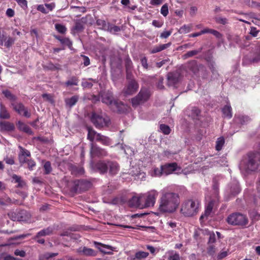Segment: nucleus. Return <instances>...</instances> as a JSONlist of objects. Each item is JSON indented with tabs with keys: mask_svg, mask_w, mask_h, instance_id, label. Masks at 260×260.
I'll use <instances>...</instances> for the list:
<instances>
[{
	"mask_svg": "<svg viewBox=\"0 0 260 260\" xmlns=\"http://www.w3.org/2000/svg\"><path fill=\"white\" fill-rule=\"evenodd\" d=\"M180 202V197L178 193L163 191L158 200L157 211L161 214L174 213L178 208Z\"/></svg>",
	"mask_w": 260,
	"mask_h": 260,
	"instance_id": "f257e3e1",
	"label": "nucleus"
},
{
	"mask_svg": "<svg viewBox=\"0 0 260 260\" xmlns=\"http://www.w3.org/2000/svg\"><path fill=\"white\" fill-rule=\"evenodd\" d=\"M241 173L247 175L260 169V153L252 152L243 157L239 165Z\"/></svg>",
	"mask_w": 260,
	"mask_h": 260,
	"instance_id": "f03ea898",
	"label": "nucleus"
},
{
	"mask_svg": "<svg viewBox=\"0 0 260 260\" xmlns=\"http://www.w3.org/2000/svg\"><path fill=\"white\" fill-rule=\"evenodd\" d=\"M94 169L101 174L107 172L111 175H115L120 170L118 164L115 161L101 160L96 162L93 166Z\"/></svg>",
	"mask_w": 260,
	"mask_h": 260,
	"instance_id": "7ed1b4c3",
	"label": "nucleus"
},
{
	"mask_svg": "<svg viewBox=\"0 0 260 260\" xmlns=\"http://www.w3.org/2000/svg\"><path fill=\"white\" fill-rule=\"evenodd\" d=\"M200 206V202L198 200H188L182 204L180 211L186 216H192L199 212Z\"/></svg>",
	"mask_w": 260,
	"mask_h": 260,
	"instance_id": "20e7f679",
	"label": "nucleus"
},
{
	"mask_svg": "<svg viewBox=\"0 0 260 260\" xmlns=\"http://www.w3.org/2000/svg\"><path fill=\"white\" fill-rule=\"evenodd\" d=\"M90 119L92 123L98 128L108 126L110 123L109 117L102 113L93 112Z\"/></svg>",
	"mask_w": 260,
	"mask_h": 260,
	"instance_id": "39448f33",
	"label": "nucleus"
},
{
	"mask_svg": "<svg viewBox=\"0 0 260 260\" xmlns=\"http://www.w3.org/2000/svg\"><path fill=\"white\" fill-rule=\"evenodd\" d=\"M227 222L233 225H245L248 223V219L245 215L239 213L230 214L226 218Z\"/></svg>",
	"mask_w": 260,
	"mask_h": 260,
	"instance_id": "423d86ee",
	"label": "nucleus"
},
{
	"mask_svg": "<svg viewBox=\"0 0 260 260\" xmlns=\"http://www.w3.org/2000/svg\"><path fill=\"white\" fill-rule=\"evenodd\" d=\"M158 195V192L155 189L151 190L145 194H142V196H143L144 207H153L155 203Z\"/></svg>",
	"mask_w": 260,
	"mask_h": 260,
	"instance_id": "0eeeda50",
	"label": "nucleus"
},
{
	"mask_svg": "<svg viewBox=\"0 0 260 260\" xmlns=\"http://www.w3.org/2000/svg\"><path fill=\"white\" fill-rule=\"evenodd\" d=\"M150 97V93L147 89H142L138 94L132 99V104L134 107L147 101Z\"/></svg>",
	"mask_w": 260,
	"mask_h": 260,
	"instance_id": "6e6552de",
	"label": "nucleus"
},
{
	"mask_svg": "<svg viewBox=\"0 0 260 260\" xmlns=\"http://www.w3.org/2000/svg\"><path fill=\"white\" fill-rule=\"evenodd\" d=\"M15 39L9 36L6 32H0V45L10 48L14 44Z\"/></svg>",
	"mask_w": 260,
	"mask_h": 260,
	"instance_id": "1a4fd4ad",
	"label": "nucleus"
},
{
	"mask_svg": "<svg viewBox=\"0 0 260 260\" xmlns=\"http://www.w3.org/2000/svg\"><path fill=\"white\" fill-rule=\"evenodd\" d=\"M90 146V154L92 157L95 156H105L107 155L108 153L105 149L97 146L93 143H91Z\"/></svg>",
	"mask_w": 260,
	"mask_h": 260,
	"instance_id": "9d476101",
	"label": "nucleus"
},
{
	"mask_svg": "<svg viewBox=\"0 0 260 260\" xmlns=\"http://www.w3.org/2000/svg\"><path fill=\"white\" fill-rule=\"evenodd\" d=\"M79 255L85 256H94L96 255V252L92 249L86 246H82L76 250Z\"/></svg>",
	"mask_w": 260,
	"mask_h": 260,
	"instance_id": "9b49d317",
	"label": "nucleus"
},
{
	"mask_svg": "<svg viewBox=\"0 0 260 260\" xmlns=\"http://www.w3.org/2000/svg\"><path fill=\"white\" fill-rule=\"evenodd\" d=\"M100 96L102 102L109 105L110 107L113 105L115 101L113 100L112 93L109 91L101 92Z\"/></svg>",
	"mask_w": 260,
	"mask_h": 260,
	"instance_id": "f8f14e48",
	"label": "nucleus"
},
{
	"mask_svg": "<svg viewBox=\"0 0 260 260\" xmlns=\"http://www.w3.org/2000/svg\"><path fill=\"white\" fill-rule=\"evenodd\" d=\"M180 75L178 72H172L168 74V85L174 86L179 81Z\"/></svg>",
	"mask_w": 260,
	"mask_h": 260,
	"instance_id": "ddd939ff",
	"label": "nucleus"
},
{
	"mask_svg": "<svg viewBox=\"0 0 260 260\" xmlns=\"http://www.w3.org/2000/svg\"><path fill=\"white\" fill-rule=\"evenodd\" d=\"M164 174L168 175L177 170L178 168L177 164L176 162L166 164L161 166Z\"/></svg>",
	"mask_w": 260,
	"mask_h": 260,
	"instance_id": "4468645a",
	"label": "nucleus"
},
{
	"mask_svg": "<svg viewBox=\"0 0 260 260\" xmlns=\"http://www.w3.org/2000/svg\"><path fill=\"white\" fill-rule=\"evenodd\" d=\"M110 107L114 111L118 113H124L127 111L126 106L117 100L114 101L113 105Z\"/></svg>",
	"mask_w": 260,
	"mask_h": 260,
	"instance_id": "2eb2a0df",
	"label": "nucleus"
},
{
	"mask_svg": "<svg viewBox=\"0 0 260 260\" xmlns=\"http://www.w3.org/2000/svg\"><path fill=\"white\" fill-rule=\"evenodd\" d=\"M226 191L232 196L237 194L240 191L239 184L237 181H233L228 186Z\"/></svg>",
	"mask_w": 260,
	"mask_h": 260,
	"instance_id": "dca6fc26",
	"label": "nucleus"
},
{
	"mask_svg": "<svg viewBox=\"0 0 260 260\" xmlns=\"http://www.w3.org/2000/svg\"><path fill=\"white\" fill-rule=\"evenodd\" d=\"M55 7V4L51 3L50 4H45V5H39L37 7V9L42 13L47 14L49 12L52 11Z\"/></svg>",
	"mask_w": 260,
	"mask_h": 260,
	"instance_id": "f3484780",
	"label": "nucleus"
},
{
	"mask_svg": "<svg viewBox=\"0 0 260 260\" xmlns=\"http://www.w3.org/2000/svg\"><path fill=\"white\" fill-rule=\"evenodd\" d=\"M138 83L135 80H132L129 81L124 90L125 93L126 94H132L138 90Z\"/></svg>",
	"mask_w": 260,
	"mask_h": 260,
	"instance_id": "a211bd4d",
	"label": "nucleus"
},
{
	"mask_svg": "<svg viewBox=\"0 0 260 260\" xmlns=\"http://www.w3.org/2000/svg\"><path fill=\"white\" fill-rule=\"evenodd\" d=\"M94 245L98 248L100 251L105 254H111L113 251L112 246L108 245L102 244L99 242H94Z\"/></svg>",
	"mask_w": 260,
	"mask_h": 260,
	"instance_id": "6ab92c4d",
	"label": "nucleus"
},
{
	"mask_svg": "<svg viewBox=\"0 0 260 260\" xmlns=\"http://www.w3.org/2000/svg\"><path fill=\"white\" fill-rule=\"evenodd\" d=\"M14 109L20 115H23L27 118L30 117V113L28 112L27 109L22 104H18L15 105Z\"/></svg>",
	"mask_w": 260,
	"mask_h": 260,
	"instance_id": "aec40b11",
	"label": "nucleus"
},
{
	"mask_svg": "<svg viewBox=\"0 0 260 260\" xmlns=\"http://www.w3.org/2000/svg\"><path fill=\"white\" fill-rule=\"evenodd\" d=\"M129 205L132 207H144L143 196L133 197L129 201Z\"/></svg>",
	"mask_w": 260,
	"mask_h": 260,
	"instance_id": "412c9836",
	"label": "nucleus"
},
{
	"mask_svg": "<svg viewBox=\"0 0 260 260\" xmlns=\"http://www.w3.org/2000/svg\"><path fill=\"white\" fill-rule=\"evenodd\" d=\"M214 205V202L213 201H210L205 207L204 213L200 217V220H203L206 219L212 213L213 207Z\"/></svg>",
	"mask_w": 260,
	"mask_h": 260,
	"instance_id": "4be33fe9",
	"label": "nucleus"
},
{
	"mask_svg": "<svg viewBox=\"0 0 260 260\" xmlns=\"http://www.w3.org/2000/svg\"><path fill=\"white\" fill-rule=\"evenodd\" d=\"M18 203V201L16 200H12L7 196H5L3 197H0V206H8L12 205V204H16Z\"/></svg>",
	"mask_w": 260,
	"mask_h": 260,
	"instance_id": "5701e85b",
	"label": "nucleus"
},
{
	"mask_svg": "<svg viewBox=\"0 0 260 260\" xmlns=\"http://www.w3.org/2000/svg\"><path fill=\"white\" fill-rule=\"evenodd\" d=\"M0 127L1 132H12L15 129L14 124L8 121L0 122Z\"/></svg>",
	"mask_w": 260,
	"mask_h": 260,
	"instance_id": "b1692460",
	"label": "nucleus"
},
{
	"mask_svg": "<svg viewBox=\"0 0 260 260\" xmlns=\"http://www.w3.org/2000/svg\"><path fill=\"white\" fill-rule=\"evenodd\" d=\"M19 221H28L30 219L31 215L26 210H21L17 211Z\"/></svg>",
	"mask_w": 260,
	"mask_h": 260,
	"instance_id": "393cba45",
	"label": "nucleus"
},
{
	"mask_svg": "<svg viewBox=\"0 0 260 260\" xmlns=\"http://www.w3.org/2000/svg\"><path fill=\"white\" fill-rule=\"evenodd\" d=\"M17 126L20 131L24 132L29 135L32 134V132L30 127L24 123L19 121L17 123Z\"/></svg>",
	"mask_w": 260,
	"mask_h": 260,
	"instance_id": "a878e982",
	"label": "nucleus"
},
{
	"mask_svg": "<svg viewBox=\"0 0 260 260\" xmlns=\"http://www.w3.org/2000/svg\"><path fill=\"white\" fill-rule=\"evenodd\" d=\"M79 100V96L75 95L70 98H66L64 100V102L67 106L71 108L74 106Z\"/></svg>",
	"mask_w": 260,
	"mask_h": 260,
	"instance_id": "bb28decb",
	"label": "nucleus"
},
{
	"mask_svg": "<svg viewBox=\"0 0 260 260\" xmlns=\"http://www.w3.org/2000/svg\"><path fill=\"white\" fill-rule=\"evenodd\" d=\"M53 232V229L51 227H48L46 229H43L38 232L36 236V237L34 238L35 240H36L37 238H38L40 237L46 236L47 235H49L51 234Z\"/></svg>",
	"mask_w": 260,
	"mask_h": 260,
	"instance_id": "cd10ccee",
	"label": "nucleus"
},
{
	"mask_svg": "<svg viewBox=\"0 0 260 260\" xmlns=\"http://www.w3.org/2000/svg\"><path fill=\"white\" fill-rule=\"evenodd\" d=\"M186 66L187 69L194 74H196L199 70L197 61L194 60L188 62Z\"/></svg>",
	"mask_w": 260,
	"mask_h": 260,
	"instance_id": "c85d7f7f",
	"label": "nucleus"
},
{
	"mask_svg": "<svg viewBox=\"0 0 260 260\" xmlns=\"http://www.w3.org/2000/svg\"><path fill=\"white\" fill-rule=\"evenodd\" d=\"M71 171L72 174L75 176H80L84 173V170L83 167L76 166H72Z\"/></svg>",
	"mask_w": 260,
	"mask_h": 260,
	"instance_id": "c756f323",
	"label": "nucleus"
},
{
	"mask_svg": "<svg viewBox=\"0 0 260 260\" xmlns=\"http://www.w3.org/2000/svg\"><path fill=\"white\" fill-rule=\"evenodd\" d=\"M100 135V134L98 133L94 130H93L92 128L88 127L87 138L88 140H89L92 142L94 140H95L96 141L97 136Z\"/></svg>",
	"mask_w": 260,
	"mask_h": 260,
	"instance_id": "7c9ffc66",
	"label": "nucleus"
},
{
	"mask_svg": "<svg viewBox=\"0 0 260 260\" xmlns=\"http://www.w3.org/2000/svg\"><path fill=\"white\" fill-rule=\"evenodd\" d=\"M12 179L13 181L18 183V187H23L25 185V182L21 179L20 176L13 174L12 176Z\"/></svg>",
	"mask_w": 260,
	"mask_h": 260,
	"instance_id": "2f4dec72",
	"label": "nucleus"
},
{
	"mask_svg": "<svg viewBox=\"0 0 260 260\" xmlns=\"http://www.w3.org/2000/svg\"><path fill=\"white\" fill-rule=\"evenodd\" d=\"M96 141L100 142L105 145L108 146L111 144L110 139L108 137L102 135L101 134L97 136Z\"/></svg>",
	"mask_w": 260,
	"mask_h": 260,
	"instance_id": "473e14b6",
	"label": "nucleus"
},
{
	"mask_svg": "<svg viewBox=\"0 0 260 260\" xmlns=\"http://www.w3.org/2000/svg\"><path fill=\"white\" fill-rule=\"evenodd\" d=\"M89 81H92L94 83H96L98 82L97 80L93 79L92 78H89L88 80L83 79L81 83L82 86L84 88H91L92 87L93 84L91 82H89Z\"/></svg>",
	"mask_w": 260,
	"mask_h": 260,
	"instance_id": "72a5a7b5",
	"label": "nucleus"
},
{
	"mask_svg": "<svg viewBox=\"0 0 260 260\" xmlns=\"http://www.w3.org/2000/svg\"><path fill=\"white\" fill-rule=\"evenodd\" d=\"M223 116L228 118H231L232 116V108L229 105L225 106L222 110Z\"/></svg>",
	"mask_w": 260,
	"mask_h": 260,
	"instance_id": "f704fd0d",
	"label": "nucleus"
},
{
	"mask_svg": "<svg viewBox=\"0 0 260 260\" xmlns=\"http://www.w3.org/2000/svg\"><path fill=\"white\" fill-rule=\"evenodd\" d=\"M96 24L99 26V28L104 30L109 29V25L110 23L106 22L105 20L102 19H98L96 21Z\"/></svg>",
	"mask_w": 260,
	"mask_h": 260,
	"instance_id": "c9c22d12",
	"label": "nucleus"
},
{
	"mask_svg": "<svg viewBox=\"0 0 260 260\" xmlns=\"http://www.w3.org/2000/svg\"><path fill=\"white\" fill-rule=\"evenodd\" d=\"M57 254V253L49 252L41 254L39 256V260H50L51 258L56 256Z\"/></svg>",
	"mask_w": 260,
	"mask_h": 260,
	"instance_id": "e433bc0d",
	"label": "nucleus"
},
{
	"mask_svg": "<svg viewBox=\"0 0 260 260\" xmlns=\"http://www.w3.org/2000/svg\"><path fill=\"white\" fill-rule=\"evenodd\" d=\"M79 83V79L75 76L71 77L67 81L65 82V85L67 86L78 85Z\"/></svg>",
	"mask_w": 260,
	"mask_h": 260,
	"instance_id": "4c0bfd02",
	"label": "nucleus"
},
{
	"mask_svg": "<svg viewBox=\"0 0 260 260\" xmlns=\"http://www.w3.org/2000/svg\"><path fill=\"white\" fill-rule=\"evenodd\" d=\"M170 46V44H165L160 45L154 47L151 51V53H155L158 52H160L165 49H166L167 47H168Z\"/></svg>",
	"mask_w": 260,
	"mask_h": 260,
	"instance_id": "58836bf2",
	"label": "nucleus"
},
{
	"mask_svg": "<svg viewBox=\"0 0 260 260\" xmlns=\"http://www.w3.org/2000/svg\"><path fill=\"white\" fill-rule=\"evenodd\" d=\"M192 24L186 25L184 24L181 26L178 30V32L181 34H187L191 31Z\"/></svg>",
	"mask_w": 260,
	"mask_h": 260,
	"instance_id": "ea45409f",
	"label": "nucleus"
},
{
	"mask_svg": "<svg viewBox=\"0 0 260 260\" xmlns=\"http://www.w3.org/2000/svg\"><path fill=\"white\" fill-rule=\"evenodd\" d=\"M0 117L3 119H9L10 114L7 109L2 105H1Z\"/></svg>",
	"mask_w": 260,
	"mask_h": 260,
	"instance_id": "a19ab883",
	"label": "nucleus"
},
{
	"mask_svg": "<svg viewBox=\"0 0 260 260\" xmlns=\"http://www.w3.org/2000/svg\"><path fill=\"white\" fill-rule=\"evenodd\" d=\"M201 50H202V49H200L199 50H193L188 51L186 53L184 54L183 55V58L184 59H186L188 57H192L195 55L198 54L200 52H201Z\"/></svg>",
	"mask_w": 260,
	"mask_h": 260,
	"instance_id": "79ce46f5",
	"label": "nucleus"
},
{
	"mask_svg": "<svg viewBox=\"0 0 260 260\" xmlns=\"http://www.w3.org/2000/svg\"><path fill=\"white\" fill-rule=\"evenodd\" d=\"M2 93L7 99L10 101H14L16 99L15 96L9 90H3Z\"/></svg>",
	"mask_w": 260,
	"mask_h": 260,
	"instance_id": "37998d69",
	"label": "nucleus"
},
{
	"mask_svg": "<svg viewBox=\"0 0 260 260\" xmlns=\"http://www.w3.org/2000/svg\"><path fill=\"white\" fill-rule=\"evenodd\" d=\"M224 143V139L223 137H220L217 139L216 142V146L215 148L216 150L219 151L220 150L222 146Z\"/></svg>",
	"mask_w": 260,
	"mask_h": 260,
	"instance_id": "c03bdc74",
	"label": "nucleus"
},
{
	"mask_svg": "<svg viewBox=\"0 0 260 260\" xmlns=\"http://www.w3.org/2000/svg\"><path fill=\"white\" fill-rule=\"evenodd\" d=\"M164 175L161 166L160 168H155L153 169L151 175L152 176L159 177Z\"/></svg>",
	"mask_w": 260,
	"mask_h": 260,
	"instance_id": "a18cd8bd",
	"label": "nucleus"
},
{
	"mask_svg": "<svg viewBox=\"0 0 260 260\" xmlns=\"http://www.w3.org/2000/svg\"><path fill=\"white\" fill-rule=\"evenodd\" d=\"M57 39L59 40L62 44L68 46L70 47L72 45V43L70 40L67 38H62L60 37H57Z\"/></svg>",
	"mask_w": 260,
	"mask_h": 260,
	"instance_id": "49530a36",
	"label": "nucleus"
},
{
	"mask_svg": "<svg viewBox=\"0 0 260 260\" xmlns=\"http://www.w3.org/2000/svg\"><path fill=\"white\" fill-rule=\"evenodd\" d=\"M108 27L109 29H107V31L111 33H116L120 30V28L119 26L113 25L110 23L109 24Z\"/></svg>",
	"mask_w": 260,
	"mask_h": 260,
	"instance_id": "de8ad7c7",
	"label": "nucleus"
},
{
	"mask_svg": "<svg viewBox=\"0 0 260 260\" xmlns=\"http://www.w3.org/2000/svg\"><path fill=\"white\" fill-rule=\"evenodd\" d=\"M160 129L165 135L169 134L171 131L170 127L164 124H160Z\"/></svg>",
	"mask_w": 260,
	"mask_h": 260,
	"instance_id": "09e8293b",
	"label": "nucleus"
},
{
	"mask_svg": "<svg viewBox=\"0 0 260 260\" xmlns=\"http://www.w3.org/2000/svg\"><path fill=\"white\" fill-rule=\"evenodd\" d=\"M44 169L45 170V174H50L52 171L51 163L49 161H46L44 165Z\"/></svg>",
	"mask_w": 260,
	"mask_h": 260,
	"instance_id": "8fccbe9b",
	"label": "nucleus"
},
{
	"mask_svg": "<svg viewBox=\"0 0 260 260\" xmlns=\"http://www.w3.org/2000/svg\"><path fill=\"white\" fill-rule=\"evenodd\" d=\"M236 120L237 122H240L241 124H243L249 120V118L245 116H241L236 118Z\"/></svg>",
	"mask_w": 260,
	"mask_h": 260,
	"instance_id": "3c124183",
	"label": "nucleus"
},
{
	"mask_svg": "<svg viewBox=\"0 0 260 260\" xmlns=\"http://www.w3.org/2000/svg\"><path fill=\"white\" fill-rule=\"evenodd\" d=\"M83 25L80 21H77L75 23V26L73 27V29L76 31H81L83 29Z\"/></svg>",
	"mask_w": 260,
	"mask_h": 260,
	"instance_id": "603ef678",
	"label": "nucleus"
},
{
	"mask_svg": "<svg viewBox=\"0 0 260 260\" xmlns=\"http://www.w3.org/2000/svg\"><path fill=\"white\" fill-rule=\"evenodd\" d=\"M18 5L23 9L25 10L27 8V2L26 0H15Z\"/></svg>",
	"mask_w": 260,
	"mask_h": 260,
	"instance_id": "864d4df0",
	"label": "nucleus"
},
{
	"mask_svg": "<svg viewBox=\"0 0 260 260\" xmlns=\"http://www.w3.org/2000/svg\"><path fill=\"white\" fill-rule=\"evenodd\" d=\"M216 252V248L213 244H208L207 252L210 255H213Z\"/></svg>",
	"mask_w": 260,
	"mask_h": 260,
	"instance_id": "5fc2aeb1",
	"label": "nucleus"
},
{
	"mask_svg": "<svg viewBox=\"0 0 260 260\" xmlns=\"http://www.w3.org/2000/svg\"><path fill=\"white\" fill-rule=\"evenodd\" d=\"M55 26L56 29L60 33L63 34L67 30L66 27L63 25L60 24H56Z\"/></svg>",
	"mask_w": 260,
	"mask_h": 260,
	"instance_id": "6e6d98bb",
	"label": "nucleus"
},
{
	"mask_svg": "<svg viewBox=\"0 0 260 260\" xmlns=\"http://www.w3.org/2000/svg\"><path fill=\"white\" fill-rule=\"evenodd\" d=\"M149 255L147 252L139 251L136 253V257L139 259L146 258Z\"/></svg>",
	"mask_w": 260,
	"mask_h": 260,
	"instance_id": "4d7b16f0",
	"label": "nucleus"
},
{
	"mask_svg": "<svg viewBox=\"0 0 260 260\" xmlns=\"http://www.w3.org/2000/svg\"><path fill=\"white\" fill-rule=\"evenodd\" d=\"M19 148L20 150V152L19 155H23L26 157L30 156V153L28 150L22 148L21 146H19Z\"/></svg>",
	"mask_w": 260,
	"mask_h": 260,
	"instance_id": "13d9d810",
	"label": "nucleus"
},
{
	"mask_svg": "<svg viewBox=\"0 0 260 260\" xmlns=\"http://www.w3.org/2000/svg\"><path fill=\"white\" fill-rule=\"evenodd\" d=\"M83 183H87L88 184H89V183L88 182H86L84 180H75V182H74V183L75 184V190L76 191H77L78 189H81V187L80 186Z\"/></svg>",
	"mask_w": 260,
	"mask_h": 260,
	"instance_id": "bf43d9fd",
	"label": "nucleus"
},
{
	"mask_svg": "<svg viewBox=\"0 0 260 260\" xmlns=\"http://www.w3.org/2000/svg\"><path fill=\"white\" fill-rule=\"evenodd\" d=\"M141 62L142 67L145 69L147 70L152 68L151 66H148L147 63V59L146 57H144L141 59Z\"/></svg>",
	"mask_w": 260,
	"mask_h": 260,
	"instance_id": "052dcab7",
	"label": "nucleus"
},
{
	"mask_svg": "<svg viewBox=\"0 0 260 260\" xmlns=\"http://www.w3.org/2000/svg\"><path fill=\"white\" fill-rule=\"evenodd\" d=\"M160 13L164 16H166L168 14V6L167 4L164 5L160 9Z\"/></svg>",
	"mask_w": 260,
	"mask_h": 260,
	"instance_id": "680f3d73",
	"label": "nucleus"
},
{
	"mask_svg": "<svg viewBox=\"0 0 260 260\" xmlns=\"http://www.w3.org/2000/svg\"><path fill=\"white\" fill-rule=\"evenodd\" d=\"M8 215L11 220L13 221H18L19 218L18 217L17 211L16 212H11L9 213H8Z\"/></svg>",
	"mask_w": 260,
	"mask_h": 260,
	"instance_id": "e2e57ef3",
	"label": "nucleus"
},
{
	"mask_svg": "<svg viewBox=\"0 0 260 260\" xmlns=\"http://www.w3.org/2000/svg\"><path fill=\"white\" fill-rule=\"evenodd\" d=\"M213 189L216 194L218 192L219 189V184L218 183V180L216 178H214L213 180Z\"/></svg>",
	"mask_w": 260,
	"mask_h": 260,
	"instance_id": "0e129e2a",
	"label": "nucleus"
},
{
	"mask_svg": "<svg viewBox=\"0 0 260 260\" xmlns=\"http://www.w3.org/2000/svg\"><path fill=\"white\" fill-rule=\"evenodd\" d=\"M216 241L215 235L214 233H209V238L208 242V244H213Z\"/></svg>",
	"mask_w": 260,
	"mask_h": 260,
	"instance_id": "69168bd1",
	"label": "nucleus"
},
{
	"mask_svg": "<svg viewBox=\"0 0 260 260\" xmlns=\"http://www.w3.org/2000/svg\"><path fill=\"white\" fill-rule=\"evenodd\" d=\"M167 260H180V256L178 253H174L170 255Z\"/></svg>",
	"mask_w": 260,
	"mask_h": 260,
	"instance_id": "338daca9",
	"label": "nucleus"
},
{
	"mask_svg": "<svg viewBox=\"0 0 260 260\" xmlns=\"http://www.w3.org/2000/svg\"><path fill=\"white\" fill-rule=\"evenodd\" d=\"M251 61L254 63L260 61V50H259V52L255 54L253 57L251 59Z\"/></svg>",
	"mask_w": 260,
	"mask_h": 260,
	"instance_id": "774afa93",
	"label": "nucleus"
}]
</instances>
